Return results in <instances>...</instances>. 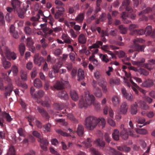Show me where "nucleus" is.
<instances>
[{
  "label": "nucleus",
  "mask_w": 155,
  "mask_h": 155,
  "mask_svg": "<svg viewBox=\"0 0 155 155\" xmlns=\"http://www.w3.org/2000/svg\"><path fill=\"white\" fill-rule=\"evenodd\" d=\"M98 84L102 87L103 92L106 93L107 92V83L105 80L103 79L101 81L98 82Z\"/></svg>",
  "instance_id": "16"
},
{
  "label": "nucleus",
  "mask_w": 155,
  "mask_h": 155,
  "mask_svg": "<svg viewBox=\"0 0 155 155\" xmlns=\"http://www.w3.org/2000/svg\"><path fill=\"white\" fill-rule=\"evenodd\" d=\"M120 83V80L118 79H111L110 80V84H114L118 85Z\"/></svg>",
  "instance_id": "58"
},
{
  "label": "nucleus",
  "mask_w": 155,
  "mask_h": 155,
  "mask_svg": "<svg viewBox=\"0 0 155 155\" xmlns=\"http://www.w3.org/2000/svg\"><path fill=\"white\" fill-rule=\"evenodd\" d=\"M62 64L61 63L59 62L57 63L54 65L53 66L52 70L56 73H57L59 71L60 68L61 67Z\"/></svg>",
  "instance_id": "35"
},
{
  "label": "nucleus",
  "mask_w": 155,
  "mask_h": 155,
  "mask_svg": "<svg viewBox=\"0 0 155 155\" xmlns=\"http://www.w3.org/2000/svg\"><path fill=\"white\" fill-rule=\"evenodd\" d=\"M18 12V16L21 18H24V14L25 13V11H24L20 9V10H18V11H16Z\"/></svg>",
  "instance_id": "53"
},
{
  "label": "nucleus",
  "mask_w": 155,
  "mask_h": 155,
  "mask_svg": "<svg viewBox=\"0 0 155 155\" xmlns=\"http://www.w3.org/2000/svg\"><path fill=\"white\" fill-rule=\"evenodd\" d=\"M112 101L114 106H118L120 102V98L117 96H114L112 98Z\"/></svg>",
  "instance_id": "27"
},
{
  "label": "nucleus",
  "mask_w": 155,
  "mask_h": 155,
  "mask_svg": "<svg viewBox=\"0 0 155 155\" xmlns=\"http://www.w3.org/2000/svg\"><path fill=\"white\" fill-rule=\"evenodd\" d=\"M128 109V106L126 102H123L121 106V111L123 114H125Z\"/></svg>",
  "instance_id": "33"
},
{
  "label": "nucleus",
  "mask_w": 155,
  "mask_h": 155,
  "mask_svg": "<svg viewBox=\"0 0 155 155\" xmlns=\"http://www.w3.org/2000/svg\"><path fill=\"white\" fill-rule=\"evenodd\" d=\"M113 139L116 141H118L119 139V131L117 129H115L112 134Z\"/></svg>",
  "instance_id": "31"
},
{
  "label": "nucleus",
  "mask_w": 155,
  "mask_h": 155,
  "mask_svg": "<svg viewBox=\"0 0 155 155\" xmlns=\"http://www.w3.org/2000/svg\"><path fill=\"white\" fill-rule=\"evenodd\" d=\"M78 80L80 81L83 80L84 78V71L81 69L79 68L78 71Z\"/></svg>",
  "instance_id": "20"
},
{
  "label": "nucleus",
  "mask_w": 155,
  "mask_h": 155,
  "mask_svg": "<svg viewBox=\"0 0 155 155\" xmlns=\"http://www.w3.org/2000/svg\"><path fill=\"white\" fill-rule=\"evenodd\" d=\"M100 57L101 58L102 60L104 62L107 63L109 61V59L107 58V55L106 54H101L100 55Z\"/></svg>",
  "instance_id": "57"
},
{
  "label": "nucleus",
  "mask_w": 155,
  "mask_h": 155,
  "mask_svg": "<svg viewBox=\"0 0 155 155\" xmlns=\"http://www.w3.org/2000/svg\"><path fill=\"white\" fill-rule=\"evenodd\" d=\"M5 118L7 122H10L13 120L9 113H6L5 111L3 114L2 117H0V126L2 127H3L4 126V123L5 121L4 118Z\"/></svg>",
  "instance_id": "7"
},
{
  "label": "nucleus",
  "mask_w": 155,
  "mask_h": 155,
  "mask_svg": "<svg viewBox=\"0 0 155 155\" xmlns=\"http://www.w3.org/2000/svg\"><path fill=\"white\" fill-rule=\"evenodd\" d=\"M119 29L120 30V33L122 34H125L127 33V29L123 25L119 26Z\"/></svg>",
  "instance_id": "48"
},
{
  "label": "nucleus",
  "mask_w": 155,
  "mask_h": 155,
  "mask_svg": "<svg viewBox=\"0 0 155 155\" xmlns=\"http://www.w3.org/2000/svg\"><path fill=\"white\" fill-rule=\"evenodd\" d=\"M145 33L148 35H150L152 31V27L150 25L148 26L146 28L145 30Z\"/></svg>",
  "instance_id": "61"
},
{
  "label": "nucleus",
  "mask_w": 155,
  "mask_h": 155,
  "mask_svg": "<svg viewBox=\"0 0 155 155\" xmlns=\"http://www.w3.org/2000/svg\"><path fill=\"white\" fill-rule=\"evenodd\" d=\"M93 140L90 138H87V140L84 141V143L87 147H89L91 146Z\"/></svg>",
  "instance_id": "42"
},
{
  "label": "nucleus",
  "mask_w": 155,
  "mask_h": 155,
  "mask_svg": "<svg viewBox=\"0 0 155 155\" xmlns=\"http://www.w3.org/2000/svg\"><path fill=\"white\" fill-rule=\"evenodd\" d=\"M3 38H2V42L0 44V54L2 56H4V53L7 58L9 60H15L17 58L16 54L13 52H11L10 49L6 46H4Z\"/></svg>",
  "instance_id": "2"
},
{
  "label": "nucleus",
  "mask_w": 155,
  "mask_h": 155,
  "mask_svg": "<svg viewBox=\"0 0 155 155\" xmlns=\"http://www.w3.org/2000/svg\"><path fill=\"white\" fill-rule=\"evenodd\" d=\"M93 92L94 94L97 97H101L102 96L101 89L98 87L93 84Z\"/></svg>",
  "instance_id": "15"
},
{
  "label": "nucleus",
  "mask_w": 155,
  "mask_h": 155,
  "mask_svg": "<svg viewBox=\"0 0 155 155\" xmlns=\"http://www.w3.org/2000/svg\"><path fill=\"white\" fill-rule=\"evenodd\" d=\"M136 121L138 124H144V122H145L146 121V120L144 118L138 117H137Z\"/></svg>",
  "instance_id": "56"
},
{
  "label": "nucleus",
  "mask_w": 155,
  "mask_h": 155,
  "mask_svg": "<svg viewBox=\"0 0 155 155\" xmlns=\"http://www.w3.org/2000/svg\"><path fill=\"white\" fill-rule=\"evenodd\" d=\"M34 61L35 64H37L38 66H40L41 63L44 62V60L43 57H39L38 54H36L34 56Z\"/></svg>",
  "instance_id": "10"
},
{
  "label": "nucleus",
  "mask_w": 155,
  "mask_h": 155,
  "mask_svg": "<svg viewBox=\"0 0 155 155\" xmlns=\"http://www.w3.org/2000/svg\"><path fill=\"white\" fill-rule=\"evenodd\" d=\"M101 48L103 50L106 51H108V50L109 49L112 50L118 49L119 48L113 45H110L109 46H108L107 45H104L102 46L101 47Z\"/></svg>",
  "instance_id": "22"
},
{
  "label": "nucleus",
  "mask_w": 155,
  "mask_h": 155,
  "mask_svg": "<svg viewBox=\"0 0 155 155\" xmlns=\"http://www.w3.org/2000/svg\"><path fill=\"white\" fill-rule=\"evenodd\" d=\"M70 95L72 100L75 101H77L78 99V96L76 92L74 90L70 91Z\"/></svg>",
  "instance_id": "32"
},
{
  "label": "nucleus",
  "mask_w": 155,
  "mask_h": 155,
  "mask_svg": "<svg viewBox=\"0 0 155 155\" xmlns=\"http://www.w3.org/2000/svg\"><path fill=\"white\" fill-rule=\"evenodd\" d=\"M56 131L58 134H60L62 136L64 137H69L71 136V135L65 132H64L62 131L61 129H57L56 130Z\"/></svg>",
  "instance_id": "43"
},
{
  "label": "nucleus",
  "mask_w": 155,
  "mask_h": 155,
  "mask_svg": "<svg viewBox=\"0 0 155 155\" xmlns=\"http://www.w3.org/2000/svg\"><path fill=\"white\" fill-rule=\"evenodd\" d=\"M11 4L15 11H18L20 10V2L18 0H13L11 2Z\"/></svg>",
  "instance_id": "14"
},
{
  "label": "nucleus",
  "mask_w": 155,
  "mask_h": 155,
  "mask_svg": "<svg viewBox=\"0 0 155 155\" xmlns=\"http://www.w3.org/2000/svg\"><path fill=\"white\" fill-rule=\"evenodd\" d=\"M21 79L24 81H26L27 80V72L24 71L21 72Z\"/></svg>",
  "instance_id": "49"
},
{
  "label": "nucleus",
  "mask_w": 155,
  "mask_h": 155,
  "mask_svg": "<svg viewBox=\"0 0 155 155\" xmlns=\"http://www.w3.org/2000/svg\"><path fill=\"white\" fill-rule=\"evenodd\" d=\"M62 39L64 40L65 43L67 44L71 43V41L70 37L67 34L63 33L62 36Z\"/></svg>",
  "instance_id": "36"
},
{
  "label": "nucleus",
  "mask_w": 155,
  "mask_h": 155,
  "mask_svg": "<svg viewBox=\"0 0 155 155\" xmlns=\"http://www.w3.org/2000/svg\"><path fill=\"white\" fill-rule=\"evenodd\" d=\"M109 150L113 155H123L122 153L119 151H116L114 149L111 147L110 148Z\"/></svg>",
  "instance_id": "55"
},
{
  "label": "nucleus",
  "mask_w": 155,
  "mask_h": 155,
  "mask_svg": "<svg viewBox=\"0 0 155 155\" xmlns=\"http://www.w3.org/2000/svg\"><path fill=\"white\" fill-rule=\"evenodd\" d=\"M96 146L100 149H103L105 146V142L100 139H98L95 141Z\"/></svg>",
  "instance_id": "17"
},
{
  "label": "nucleus",
  "mask_w": 155,
  "mask_h": 155,
  "mask_svg": "<svg viewBox=\"0 0 155 155\" xmlns=\"http://www.w3.org/2000/svg\"><path fill=\"white\" fill-rule=\"evenodd\" d=\"M76 133L79 136H82L84 133V128L81 125H79L78 126Z\"/></svg>",
  "instance_id": "29"
},
{
  "label": "nucleus",
  "mask_w": 155,
  "mask_h": 155,
  "mask_svg": "<svg viewBox=\"0 0 155 155\" xmlns=\"http://www.w3.org/2000/svg\"><path fill=\"white\" fill-rule=\"evenodd\" d=\"M58 97L61 99L67 100L68 98V96L66 91H63L59 92L58 93Z\"/></svg>",
  "instance_id": "24"
},
{
  "label": "nucleus",
  "mask_w": 155,
  "mask_h": 155,
  "mask_svg": "<svg viewBox=\"0 0 155 155\" xmlns=\"http://www.w3.org/2000/svg\"><path fill=\"white\" fill-rule=\"evenodd\" d=\"M78 41L79 43L81 44H84L86 43V39L85 36L83 34H80L78 37Z\"/></svg>",
  "instance_id": "39"
},
{
  "label": "nucleus",
  "mask_w": 155,
  "mask_h": 155,
  "mask_svg": "<svg viewBox=\"0 0 155 155\" xmlns=\"http://www.w3.org/2000/svg\"><path fill=\"white\" fill-rule=\"evenodd\" d=\"M40 26L44 33L43 35L44 37H46L49 34L52 33L53 32L52 30L47 27V24L45 23L41 24Z\"/></svg>",
  "instance_id": "8"
},
{
  "label": "nucleus",
  "mask_w": 155,
  "mask_h": 155,
  "mask_svg": "<svg viewBox=\"0 0 155 155\" xmlns=\"http://www.w3.org/2000/svg\"><path fill=\"white\" fill-rule=\"evenodd\" d=\"M144 42V41L141 38H137L134 40V47L137 51H142L144 50L145 46L144 45H139L138 42L143 43Z\"/></svg>",
  "instance_id": "4"
},
{
  "label": "nucleus",
  "mask_w": 155,
  "mask_h": 155,
  "mask_svg": "<svg viewBox=\"0 0 155 155\" xmlns=\"http://www.w3.org/2000/svg\"><path fill=\"white\" fill-rule=\"evenodd\" d=\"M130 1L129 0H125L122 4V5L126 6V10L129 13H131L133 12V9L129 6Z\"/></svg>",
  "instance_id": "21"
},
{
  "label": "nucleus",
  "mask_w": 155,
  "mask_h": 155,
  "mask_svg": "<svg viewBox=\"0 0 155 155\" xmlns=\"http://www.w3.org/2000/svg\"><path fill=\"white\" fill-rule=\"evenodd\" d=\"M34 86L37 88H40L42 86L41 81L39 78H36L34 81Z\"/></svg>",
  "instance_id": "38"
},
{
  "label": "nucleus",
  "mask_w": 155,
  "mask_h": 155,
  "mask_svg": "<svg viewBox=\"0 0 155 155\" xmlns=\"http://www.w3.org/2000/svg\"><path fill=\"white\" fill-rule=\"evenodd\" d=\"M98 123L103 128L105 124V120L103 118H98L93 116H89L87 117L85 120V126L89 130H93Z\"/></svg>",
  "instance_id": "1"
},
{
  "label": "nucleus",
  "mask_w": 155,
  "mask_h": 155,
  "mask_svg": "<svg viewBox=\"0 0 155 155\" xmlns=\"http://www.w3.org/2000/svg\"><path fill=\"white\" fill-rule=\"evenodd\" d=\"M120 136L124 140L127 139L129 134L130 136L133 137H137V135L135 134V133L132 130H129L128 133L127 132L126 130H122L120 132Z\"/></svg>",
  "instance_id": "5"
},
{
  "label": "nucleus",
  "mask_w": 155,
  "mask_h": 155,
  "mask_svg": "<svg viewBox=\"0 0 155 155\" xmlns=\"http://www.w3.org/2000/svg\"><path fill=\"white\" fill-rule=\"evenodd\" d=\"M25 31L26 34L27 35H29L32 34L31 29L29 27H25Z\"/></svg>",
  "instance_id": "62"
},
{
  "label": "nucleus",
  "mask_w": 155,
  "mask_h": 155,
  "mask_svg": "<svg viewBox=\"0 0 155 155\" xmlns=\"http://www.w3.org/2000/svg\"><path fill=\"white\" fill-rule=\"evenodd\" d=\"M38 141L41 143L40 147L44 151H46L47 149V146L48 143V142L47 140L46 139L41 137L39 139H38Z\"/></svg>",
  "instance_id": "9"
},
{
  "label": "nucleus",
  "mask_w": 155,
  "mask_h": 155,
  "mask_svg": "<svg viewBox=\"0 0 155 155\" xmlns=\"http://www.w3.org/2000/svg\"><path fill=\"white\" fill-rule=\"evenodd\" d=\"M137 132L140 134H145L147 133V130L143 129H140L138 128L136 130Z\"/></svg>",
  "instance_id": "59"
},
{
  "label": "nucleus",
  "mask_w": 155,
  "mask_h": 155,
  "mask_svg": "<svg viewBox=\"0 0 155 155\" xmlns=\"http://www.w3.org/2000/svg\"><path fill=\"white\" fill-rule=\"evenodd\" d=\"M155 63V60L151 59L148 61V63L146 64L145 65V67L148 69L150 70L153 68L151 66V65L154 64Z\"/></svg>",
  "instance_id": "30"
},
{
  "label": "nucleus",
  "mask_w": 155,
  "mask_h": 155,
  "mask_svg": "<svg viewBox=\"0 0 155 155\" xmlns=\"http://www.w3.org/2000/svg\"><path fill=\"white\" fill-rule=\"evenodd\" d=\"M55 3L56 5V8L58 9V11L61 12L64 11L65 9L64 8V4L61 1L56 0L55 1Z\"/></svg>",
  "instance_id": "12"
},
{
  "label": "nucleus",
  "mask_w": 155,
  "mask_h": 155,
  "mask_svg": "<svg viewBox=\"0 0 155 155\" xmlns=\"http://www.w3.org/2000/svg\"><path fill=\"white\" fill-rule=\"evenodd\" d=\"M44 91L42 90H39L37 94L34 96V98H40L43 97L44 95Z\"/></svg>",
  "instance_id": "44"
},
{
  "label": "nucleus",
  "mask_w": 155,
  "mask_h": 155,
  "mask_svg": "<svg viewBox=\"0 0 155 155\" xmlns=\"http://www.w3.org/2000/svg\"><path fill=\"white\" fill-rule=\"evenodd\" d=\"M138 106V103L135 102L130 106V113L133 114H136L137 112V107Z\"/></svg>",
  "instance_id": "19"
},
{
  "label": "nucleus",
  "mask_w": 155,
  "mask_h": 155,
  "mask_svg": "<svg viewBox=\"0 0 155 155\" xmlns=\"http://www.w3.org/2000/svg\"><path fill=\"white\" fill-rule=\"evenodd\" d=\"M51 127V124L48 123L43 126V130L45 132H50Z\"/></svg>",
  "instance_id": "50"
},
{
  "label": "nucleus",
  "mask_w": 155,
  "mask_h": 155,
  "mask_svg": "<svg viewBox=\"0 0 155 155\" xmlns=\"http://www.w3.org/2000/svg\"><path fill=\"white\" fill-rule=\"evenodd\" d=\"M95 99V97L92 94H90L88 92L86 94L85 100L83 98L81 99L79 101L78 104L79 107L80 108L87 107L92 104Z\"/></svg>",
  "instance_id": "3"
},
{
  "label": "nucleus",
  "mask_w": 155,
  "mask_h": 155,
  "mask_svg": "<svg viewBox=\"0 0 155 155\" xmlns=\"http://www.w3.org/2000/svg\"><path fill=\"white\" fill-rule=\"evenodd\" d=\"M128 17V15L125 12H122L121 18L123 19V21L124 23L126 24H128L130 23V21L127 19V18Z\"/></svg>",
  "instance_id": "26"
},
{
  "label": "nucleus",
  "mask_w": 155,
  "mask_h": 155,
  "mask_svg": "<svg viewBox=\"0 0 155 155\" xmlns=\"http://www.w3.org/2000/svg\"><path fill=\"white\" fill-rule=\"evenodd\" d=\"M37 110L43 117L45 118L47 120L49 119V117L48 114L44 108L38 106L37 107Z\"/></svg>",
  "instance_id": "11"
},
{
  "label": "nucleus",
  "mask_w": 155,
  "mask_h": 155,
  "mask_svg": "<svg viewBox=\"0 0 155 155\" xmlns=\"http://www.w3.org/2000/svg\"><path fill=\"white\" fill-rule=\"evenodd\" d=\"M13 89V86L12 83H8L7 86L5 87L6 92L5 95L6 97L8 96H9L11 95Z\"/></svg>",
  "instance_id": "13"
},
{
  "label": "nucleus",
  "mask_w": 155,
  "mask_h": 155,
  "mask_svg": "<svg viewBox=\"0 0 155 155\" xmlns=\"http://www.w3.org/2000/svg\"><path fill=\"white\" fill-rule=\"evenodd\" d=\"M133 34L142 35L145 34L144 30L143 29L134 30L133 31Z\"/></svg>",
  "instance_id": "47"
},
{
  "label": "nucleus",
  "mask_w": 155,
  "mask_h": 155,
  "mask_svg": "<svg viewBox=\"0 0 155 155\" xmlns=\"http://www.w3.org/2000/svg\"><path fill=\"white\" fill-rule=\"evenodd\" d=\"M153 84V82L152 80L148 79L142 84L143 86L150 87L152 86Z\"/></svg>",
  "instance_id": "34"
},
{
  "label": "nucleus",
  "mask_w": 155,
  "mask_h": 155,
  "mask_svg": "<svg viewBox=\"0 0 155 155\" xmlns=\"http://www.w3.org/2000/svg\"><path fill=\"white\" fill-rule=\"evenodd\" d=\"M137 103L140 105V107L142 109L147 110L149 108V106L143 101H140L138 102Z\"/></svg>",
  "instance_id": "25"
},
{
  "label": "nucleus",
  "mask_w": 155,
  "mask_h": 155,
  "mask_svg": "<svg viewBox=\"0 0 155 155\" xmlns=\"http://www.w3.org/2000/svg\"><path fill=\"white\" fill-rule=\"evenodd\" d=\"M130 101H132L133 99V96L130 93H127V94L124 97Z\"/></svg>",
  "instance_id": "63"
},
{
  "label": "nucleus",
  "mask_w": 155,
  "mask_h": 155,
  "mask_svg": "<svg viewBox=\"0 0 155 155\" xmlns=\"http://www.w3.org/2000/svg\"><path fill=\"white\" fill-rule=\"evenodd\" d=\"M6 155H16L15 150L13 146H11L9 148Z\"/></svg>",
  "instance_id": "46"
},
{
  "label": "nucleus",
  "mask_w": 155,
  "mask_h": 155,
  "mask_svg": "<svg viewBox=\"0 0 155 155\" xmlns=\"http://www.w3.org/2000/svg\"><path fill=\"white\" fill-rule=\"evenodd\" d=\"M102 42L98 41H97L95 44L89 46V48L91 50L93 48H98L100 47V46H102Z\"/></svg>",
  "instance_id": "37"
},
{
  "label": "nucleus",
  "mask_w": 155,
  "mask_h": 155,
  "mask_svg": "<svg viewBox=\"0 0 155 155\" xmlns=\"http://www.w3.org/2000/svg\"><path fill=\"white\" fill-rule=\"evenodd\" d=\"M90 150L94 155H103L101 153L94 148H91Z\"/></svg>",
  "instance_id": "60"
},
{
  "label": "nucleus",
  "mask_w": 155,
  "mask_h": 155,
  "mask_svg": "<svg viewBox=\"0 0 155 155\" xmlns=\"http://www.w3.org/2000/svg\"><path fill=\"white\" fill-rule=\"evenodd\" d=\"M31 2L29 0H27L25 2V4H24V8L25 9V11L29 9V7H31Z\"/></svg>",
  "instance_id": "52"
},
{
  "label": "nucleus",
  "mask_w": 155,
  "mask_h": 155,
  "mask_svg": "<svg viewBox=\"0 0 155 155\" xmlns=\"http://www.w3.org/2000/svg\"><path fill=\"white\" fill-rule=\"evenodd\" d=\"M17 132L20 136L25 137V132L24 129L22 128H19L18 129Z\"/></svg>",
  "instance_id": "51"
},
{
  "label": "nucleus",
  "mask_w": 155,
  "mask_h": 155,
  "mask_svg": "<svg viewBox=\"0 0 155 155\" xmlns=\"http://www.w3.org/2000/svg\"><path fill=\"white\" fill-rule=\"evenodd\" d=\"M2 57V61L3 63V66L6 69L9 68L11 65L10 63L6 60V59L4 56H3Z\"/></svg>",
  "instance_id": "28"
},
{
  "label": "nucleus",
  "mask_w": 155,
  "mask_h": 155,
  "mask_svg": "<svg viewBox=\"0 0 155 155\" xmlns=\"http://www.w3.org/2000/svg\"><path fill=\"white\" fill-rule=\"evenodd\" d=\"M153 9V6L152 8L151 9L150 7L147 8L146 9L142 11L141 12L139 13V15H140L143 14L147 13L150 12H153L155 11V7Z\"/></svg>",
  "instance_id": "41"
},
{
  "label": "nucleus",
  "mask_w": 155,
  "mask_h": 155,
  "mask_svg": "<svg viewBox=\"0 0 155 155\" xmlns=\"http://www.w3.org/2000/svg\"><path fill=\"white\" fill-rule=\"evenodd\" d=\"M51 101L48 97L46 96L44 101L41 102V104L44 107H49L50 106Z\"/></svg>",
  "instance_id": "18"
},
{
  "label": "nucleus",
  "mask_w": 155,
  "mask_h": 155,
  "mask_svg": "<svg viewBox=\"0 0 155 155\" xmlns=\"http://www.w3.org/2000/svg\"><path fill=\"white\" fill-rule=\"evenodd\" d=\"M84 18V14L81 13L79 14L75 18V20L78 23H82Z\"/></svg>",
  "instance_id": "40"
},
{
  "label": "nucleus",
  "mask_w": 155,
  "mask_h": 155,
  "mask_svg": "<svg viewBox=\"0 0 155 155\" xmlns=\"http://www.w3.org/2000/svg\"><path fill=\"white\" fill-rule=\"evenodd\" d=\"M108 112H109L110 117H112L114 115V113L113 110L110 107L107 106H106L104 109V114H107Z\"/></svg>",
  "instance_id": "23"
},
{
  "label": "nucleus",
  "mask_w": 155,
  "mask_h": 155,
  "mask_svg": "<svg viewBox=\"0 0 155 155\" xmlns=\"http://www.w3.org/2000/svg\"><path fill=\"white\" fill-rule=\"evenodd\" d=\"M68 84V81L62 80L61 81H57L53 86L55 89L57 90H61L64 89L65 87Z\"/></svg>",
  "instance_id": "6"
},
{
  "label": "nucleus",
  "mask_w": 155,
  "mask_h": 155,
  "mask_svg": "<svg viewBox=\"0 0 155 155\" xmlns=\"http://www.w3.org/2000/svg\"><path fill=\"white\" fill-rule=\"evenodd\" d=\"M12 71L13 73V75L14 76H16L17 75L18 73V67L15 65H14L12 66L11 68Z\"/></svg>",
  "instance_id": "54"
},
{
  "label": "nucleus",
  "mask_w": 155,
  "mask_h": 155,
  "mask_svg": "<svg viewBox=\"0 0 155 155\" xmlns=\"http://www.w3.org/2000/svg\"><path fill=\"white\" fill-rule=\"evenodd\" d=\"M33 44L32 40L31 37H28L27 39V46L28 47L31 46Z\"/></svg>",
  "instance_id": "64"
},
{
  "label": "nucleus",
  "mask_w": 155,
  "mask_h": 155,
  "mask_svg": "<svg viewBox=\"0 0 155 155\" xmlns=\"http://www.w3.org/2000/svg\"><path fill=\"white\" fill-rule=\"evenodd\" d=\"M19 50L21 56H23L25 50V46L23 43L20 44L19 47Z\"/></svg>",
  "instance_id": "45"
}]
</instances>
